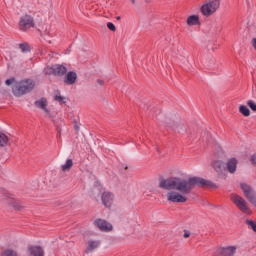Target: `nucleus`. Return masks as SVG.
I'll return each mask as SVG.
<instances>
[{
    "instance_id": "24",
    "label": "nucleus",
    "mask_w": 256,
    "mask_h": 256,
    "mask_svg": "<svg viewBox=\"0 0 256 256\" xmlns=\"http://www.w3.org/2000/svg\"><path fill=\"white\" fill-rule=\"evenodd\" d=\"M2 256H17V252L13 250H6Z\"/></svg>"
},
{
    "instance_id": "19",
    "label": "nucleus",
    "mask_w": 256,
    "mask_h": 256,
    "mask_svg": "<svg viewBox=\"0 0 256 256\" xmlns=\"http://www.w3.org/2000/svg\"><path fill=\"white\" fill-rule=\"evenodd\" d=\"M239 113H241V115H243L244 117H249V115H251V110H249L245 105H240Z\"/></svg>"
},
{
    "instance_id": "6",
    "label": "nucleus",
    "mask_w": 256,
    "mask_h": 256,
    "mask_svg": "<svg viewBox=\"0 0 256 256\" xmlns=\"http://www.w3.org/2000/svg\"><path fill=\"white\" fill-rule=\"evenodd\" d=\"M19 27L21 31H29V29L35 27V21L30 15H25L20 18Z\"/></svg>"
},
{
    "instance_id": "16",
    "label": "nucleus",
    "mask_w": 256,
    "mask_h": 256,
    "mask_svg": "<svg viewBox=\"0 0 256 256\" xmlns=\"http://www.w3.org/2000/svg\"><path fill=\"white\" fill-rule=\"evenodd\" d=\"M7 145H11V138L0 131V147H7Z\"/></svg>"
},
{
    "instance_id": "9",
    "label": "nucleus",
    "mask_w": 256,
    "mask_h": 256,
    "mask_svg": "<svg viewBox=\"0 0 256 256\" xmlns=\"http://www.w3.org/2000/svg\"><path fill=\"white\" fill-rule=\"evenodd\" d=\"M94 225L95 227L99 228L100 231L107 232L113 229V225L103 219H97L96 221H94Z\"/></svg>"
},
{
    "instance_id": "14",
    "label": "nucleus",
    "mask_w": 256,
    "mask_h": 256,
    "mask_svg": "<svg viewBox=\"0 0 256 256\" xmlns=\"http://www.w3.org/2000/svg\"><path fill=\"white\" fill-rule=\"evenodd\" d=\"M35 105L36 107H38V109H42L43 111L46 112L47 115H49L50 111L47 108V99L41 98L39 100H36Z\"/></svg>"
},
{
    "instance_id": "3",
    "label": "nucleus",
    "mask_w": 256,
    "mask_h": 256,
    "mask_svg": "<svg viewBox=\"0 0 256 256\" xmlns=\"http://www.w3.org/2000/svg\"><path fill=\"white\" fill-rule=\"evenodd\" d=\"M230 201L234 203V205L241 211V213H244L245 215H252L253 211L251 210V207H249V204L247 203V200L245 198L239 196V194L232 193L230 195Z\"/></svg>"
},
{
    "instance_id": "29",
    "label": "nucleus",
    "mask_w": 256,
    "mask_h": 256,
    "mask_svg": "<svg viewBox=\"0 0 256 256\" xmlns=\"http://www.w3.org/2000/svg\"><path fill=\"white\" fill-rule=\"evenodd\" d=\"M132 4H135V0H129Z\"/></svg>"
},
{
    "instance_id": "22",
    "label": "nucleus",
    "mask_w": 256,
    "mask_h": 256,
    "mask_svg": "<svg viewBox=\"0 0 256 256\" xmlns=\"http://www.w3.org/2000/svg\"><path fill=\"white\" fill-rule=\"evenodd\" d=\"M246 105L249 106V108L251 109V111H256V103H255V101H253V100H248V101L246 102Z\"/></svg>"
},
{
    "instance_id": "2",
    "label": "nucleus",
    "mask_w": 256,
    "mask_h": 256,
    "mask_svg": "<svg viewBox=\"0 0 256 256\" xmlns=\"http://www.w3.org/2000/svg\"><path fill=\"white\" fill-rule=\"evenodd\" d=\"M5 84L12 85V93L15 97H23L35 88V83L31 79L17 81L15 78H10L5 81Z\"/></svg>"
},
{
    "instance_id": "30",
    "label": "nucleus",
    "mask_w": 256,
    "mask_h": 256,
    "mask_svg": "<svg viewBox=\"0 0 256 256\" xmlns=\"http://www.w3.org/2000/svg\"><path fill=\"white\" fill-rule=\"evenodd\" d=\"M76 131H79V126H75Z\"/></svg>"
},
{
    "instance_id": "10",
    "label": "nucleus",
    "mask_w": 256,
    "mask_h": 256,
    "mask_svg": "<svg viewBox=\"0 0 256 256\" xmlns=\"http://www.w3.org/2000/svg\"><path fill=\"white\" fill-rule=\"evenodd\" d=\"M235 253H237V246H228L220 250L222 256H233Z\"/></svg>"
},
{
    "instance_id": "27",
    "label": "nucleus",
    "mask_w": 256,
    "mask_h": 256,
    "mask_svg": "<svg viewBox=\"0 0 256 256\" xmlns=\"http://www.w3.org/2000/svg\"><path fill=\"white\" fill-rule=\"evenodd\" d=\"M252 46L256 49V38L252 39Z\"/></svg>"
},
{
    "instance_id": "26",
    "label": "nucleus",
    "mask_w": 256,
    "mask_h": 256,
    "mask_svg": "<svg viewBox=\"0 0 256 256\" xmlns=\"http://www.w3.org/2000/svg\"><path fill=\"white\" fill-rule=\"evenodd\" d=\"M183 237H184L185 239L191 237V232H189V230H184V235H183Z\"/></svg>"
},
{
    "instance_id": "18",
    "label": "nucleus",
    "mask_w": 256,
    "mask_h": 256,
    "mask_svg": "<svg viewBox=\"0 0 256 256\" xmlns=\"http://www.w3.org/2000/svg\"><path fill=\"white\" fill-rule=\"evenodd\" d=\"M71 167H73V160L67 159L65 164L61 166V170L65 173L67 171H71Z\"/></svg>"
},
{
    "instance_id": "11",
    "label": "nucleus",
    "mask_w": 256,
    "mask_h": 256,
    "mask_svg": "<svg viewBox=\"0 0 256 256\" xmlns=\"http://www.w3.org/2000/svg\"><path fill=\"white\" fill-rule=\"evenodd\" d=\"M77 81V73L75 72H68L66 77L64 78V83L66 85H75Z\"/></svg>"
},
{
    "instance_id": "1",
    "label": "nucleus",
    "mask_w": 256,
    "mask_h": 256,
    "mask_svg": "<svg viewBox=\"0 0 256 256\" xmlns=\"http://www.w3.org/2000/svg\"><path fill=\"white\" fill-rule=\"evenodd\" d=\"M217 187L213 182L199 177L183 179L170 177L159 182L160 189L168 191L166 199L168 203H187V196L195 187Z\"/></svg>"
},
{
    "instance_id": "8",
    "label": "nucleus",
    "mask_w": 256,
    "mask_h": 256,
    "mask_svg": "<svg viewBox=\"0 0 256 256\" xmlns=\"http://www.w3.org/2000/svg\"><path fill=\"white\" fill-rule=\"evenodd\" d=\"M46 73L48 75H56L58 77H63V75L67 74V67L61 64H56L53 67L47 68Z\"/></svg>"
},
{
    "instance_id": "13",
    "label": "nucleus",
    "mask_w": 256,
    "mask_h": 256,
    "mask_svg": "<svg viewBox=\"0 0 256 256\" xmlns=\"http://www.w3.org/2000/svg\"><path fill=\"white\" fill-rule=\"evenodd\" d=\"M237 160L235 158H230L226 163V169L230 173H235L237 171Z\"/></svg>"
},
{
    "instance_id": "5",
    "label": "nucleus",
    "mask_w": 256,
    "mask_h": 256,
    "mask_svg": "<svg viewBox=\"0 0 256 256\" xmlns=\"http://www.w3.org/2000/svg\"><path fill=\"white\" fill-rule=\"evenodd\" d=\"M240 189L244 195V197H246L247 201H249V203H251V205L253 207H256V192L255 190L249 186L247 183H240Z\"/></svg>"
},
{
    "instance_id": "23",
    "label": "nucleus",
    "mask_w": 256,
    "mask_h": 256,
    "mask_svg": "<svg viewBox=\"0 0 256 256\" xmlns=\"http://www.w3.org/2000/svg\"><path fill=\"white\" fill-rule=\"evenodd\" d=\"M19 48L21 49V51L23 53H26L27 51H29V44L27 43H22L19 45Z\"/></svg>"
},
{
    "instance_id": "20",
    "label": "nucleus",
    "mask_w": 256,
    "mask_h": 256,
    "mask_svg": "<svg viewBox=\"0 0 256 256\" xmlns=\"http://www.w3.org/2000/svg\"><path fill=\"white\" fill-rule=\"evenodd\" d=\"M54 101H57V103L63 105V103H65V97L61 96V94H56L54 96Z\"/></svg>"
},
{
    "instance_id": "28",
    "label": "nucleus",
    "mask_w": 256,
    "mask_h": 256,
    "mask_svg": "<svg viewBox=\"0 0 256 256\" xmlns=\"http://www.w3.org/2000/svg\"><path fill=\"white\" fill-rule=\"evenodd\" d=\"M98 85H103V80H97Z\"/></svg>"
},
{
    "instance_id": "15",
    "label": "nucleus",
    "mask_w": 256,
    "mask_h": 256,
    "mask_svg": "<svg viewBox=\"0 0 256 256\" xmlns=\"http://www.w3.org/2000/svg\"><path fill=\"white\" fill-rule=\"evenodd\" d=\"M100 245L101 242H99V240H89L87 242L86 253H91V251H94V249H97Z\"/></svg>"
},
{
    "instance_id": "21",
    "label": "nucleus",
    "mask_w": 256,
    "mask_h": 256,
    "mask_svg": "<svg viewBox=\"0 0 256 256\" xmlns=\"http://www.w3.org/2000/svg\"><path fill=\"white\" fill-rule=\"evenodd\" d=\"M222 167L223 163L221 161L214 162V169L217 171V173H220Z\"/></svg>"
},
{
    "instance_id": "17",
    "label": "nucleus",
    "mask_w": 256,
    "mask_h": 256,
    "mask_svg": "<svg viewBox=\"0 0 256 256\" xmlns=\"http://www.w3.org/2000/svg\"><path fill=\"white\" fill-rule=\"evenodd\" d=\"M187 25L193 27V25H199V16L191 15L187 18Z\"/></svg>"
},
{
    "instance_id": "4",
    "label": "nucleus",
    "mask_w": 256,
    "mask_h": 256,
    "mask_svg": "<svg viewBox=\"0 0 256 256\" xmlns=\"http://www.w3.org/2000/svg\"><path fill=\"white\" fill-rule=\"evenodd\" d=\"M221 7V1L220 0H206L201 8L200 12L204 17H211V15L217 13V10Z\"/></svg>"
},
{
    "instance_id": "7",
    "label": "nucleus",
    "mask_w": 256,
    "mask_h": 256,
    "mask_svg": "<svg viewBox=\"0 0 256 256\" xmlns=\"http://www.w3.org/2000/svg\"><path fill=\"white\" fill-rule=\"evenodd\" d=\"M102 205L107 209H111L113 203H115V194L111 191H104L101 194Z\"/></svg>"
},
{
    "instance_id": "25",
    "label": "nucleus",
    "mask_w": 256,
    "mask_h": 256,
    "mask_svg": "<svg viewBox=\"0 0 256 256\" xmlns=\"http://www.w3.org/2000/svg\"><path fill=\"white\" fill-rule=\"evenodd\" d=\"M107 27L108 29H110V31H116L115 24H113L112 22H108Z\"/></svg>"
},
{
    "instance_id": "12",
    "label": "nucleus",
    "mask_w": 256,
    "mask_h": 256,
    "mask_svg": "<svg viewBox=\"0 0 256 256\" xmlns=\"http://www.w3.org/2000/svg\"><path fill=\"white\" fill-rule=\"evenodd\" d=\"M28 253L31 256H44L45 253L43 252V248L39 246H30L28 248Z\"/></svg>"
}]
</instances>
